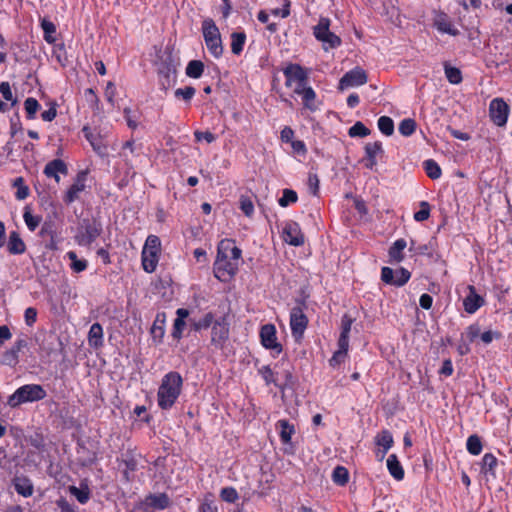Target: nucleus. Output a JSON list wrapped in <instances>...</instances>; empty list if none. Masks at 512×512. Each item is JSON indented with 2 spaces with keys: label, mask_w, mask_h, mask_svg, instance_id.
<instances>
[{
  "label": "nucleus",
  "mask_w": 512,
  "mask_h": 512,
  "mask_svg": "<svg viewBox=\"0 0 512 512\" xmlns=\"http://www.w3.org/2000/svg\"><path fill=\"white\" fill-rule=\"evenodd\" d=\"M182 384L183 380L178 372H169L163 377L157 393L161 409H170L175 404L181 393Z\"/></svg>",
  "instance_id": "f257e3e1"
},
{
  "label": "nucleus",
  "mask_w": 512,
  "mask_h": 512,
  "mask_svg": "<svg viewBox=\"0 0 512 512\" xmlns=\"http://www.w3.org/2000/svg\"><path fill=\"white\" fill-rule=\"evenodd\" d=\"M231 243L227 240H221L218 244L217 257L214 263V276L222 281H229L238 271L239 264L229 258L226 253L227 248Z\"/></svg>",
  "instance_id": "f03ea898"
},
{
  "label": "nucleus",
  "mask_w": 512,
  "mask_h": 512,
  "mask_svg": "<svg viewBox=\"0 0 512 512\" xmlns=\"http://www.w3.org/2000/svg\"><path fill=\"white\" fill-rule=\"evenodd\" d=\"M47 396L46 390L40 384H26L8 397L7 405L11 408H17L28 402L43 400Z\"/></svg>",
  "instance_id": "7ed1b4c3"
},
{
  "label": "nucleus",
  "mask_w": 512,
  "mask_h": 512,
  "mask_svg": "<svg viewBox=\"0 0 512 512\" xmlns=\"http://www.w3.org/2000/svg\"><path fill=\"white\" fill-rule=\"evenodd\" d=\"M203 37L209 52L219 58L223 53V45L218 27L212 19H205L202 23Z\"/></svg>",
  "instance_id": "20e7f679"
},
{
  "label": "nucleus",
  "mask_w": 512,
  "mask_h": 512,
  "mask_svg": "<svg viewBox=\"0 0 512 512\" xmlns=\"http://www.w3.org/2000/svg\"><path fill=\"white\" fill-rule=\"evenodd\" d=\"M285 86L292 89L295 94L307 86L308 73L299 64H289L284 70Z\"/></svg>",
  "instance_id": "39448f33"
},
{
  "label": "nucleus",
  "mask_w": 512,
  "mask_h": 512,
  "mask_svg": "<svg viewBox=\"0 0 512 512\" xmlns=\"http://www.w3.org/2000/svg\"><path fill=\"white\" fill-rule=\"evenodd\" d=\"M329 26L330 20L328 18H321L314 27V36L323 43V48L326 51L341 45L340 37L332 33Z\"/></svg>",
  "instance_id": "423d86ee"
},
{
  "label": "nucleus",
  "mask_w": 512,
  "mask_h": 512,
  "mask_svg": "<svg viewBox=\"0 0 512 512\" xmlns=\"http://www.w3.org/2000/svg\"><path fill=\"white\" fill-rule=\"evenodd\" d=\"M101 232L102 227L99 222L83 220L75 239L79 245L88 246L100 236Z\"/></svg>",
  "instance_id": "0eeeda50"
},
{
  "label": "nucleus",
  "mask_w": 512,
  "mask_h": 512,
  "mask_svg": "<svg viewBox=\"0 0 512 512\" xmlns=\"http://www.w3.org/2000/svg\"><path fill=\"white\" fill-rule=\"evenodd\" d=\"M510 113L509 105L503 98H494L489 104L490 120L498 127H504Z\"/></svg>",
  "instance_id": "6e6552de"
},
{
  "label": "nucleus",
  "mask_w": 512,
  "mask_h": 512,
  "mask_svg": "<svg viewBox=\"0 0 512 512\" xmlns=\"http://www.w3.org/2000/svg\"><path fill=\"white\" fill-rule=\"evenodd\" d=\"M367 81L368 76L366 72L363 69L356 67L343 75L339 81L338 88L340 90H345L349 87L364 85Z\"/></svg>",
  "instance_id": "1a4fd4ad"
},
{
  "label": "nucleus",
  "mask_w": 512,
  "mask_h": 512,
  "mask_svg": "<svg viewBox=\"0 0 512 512\" xmlns=\"http://www.w3.org/2000/svg\"><path fill=\"white\" fill-rule=\"evenodd\" d=\"M308 319L300 307H294L290 313V327L293 337L298 340L307 328Z\"/></svg>",
  "instance_id": "9d476101"
},
{
  "label": "nucleus",
  "mask_w": 512,
  "mask_h": 512,
  "mask_svg": "<svg viewBox=\"0 0 512 512\" xmlns=\"http://www.w3.org/2000/svg\"><path fill=\"white\" fill-rule=\"evenodd\" d=\"M283 240L289 245L298 247L305 243L304 234L297 222L289 221L283 228Z\"/></svg>",
  "instance_id": "9b49d317"
},
{
  "label": "nucleus",
  "mask_w": 512,
  "mask_h": 512,
  "mask_svg": "<svg viewBox=\"0 0 512 512\" xmlns=\"http://www.w3.org/2000/svg\"><path fill=\"white\" fill-rule=\"evenodd\" d=\"M260 337L263 346L267 349L275 350L277 353L282 351V346L277 342L276 329L272 324L262 326Z\"/></svg>",
  "instance_id": "f8f14e48"
},
{
  "label": "nucleus",
  "mask_w": 512,
  "mask_h": 512,
  "mask_svg": "<svg viewBox=\"0 0 512 512\" xmlns=\"http://www.w3.org/2000/svg\"><path fill=\"white\" fill-rule=\"evenodd\" d=\"M87 173L85 171H81L77 174L74 183L67 190L64 201L67 204H71L75 200L79 198V194L85 190V182H86Z\"/></svg>",
  "instance_id": "ddd939ff"
},
{
  "label": "nucleus",
  "mask_w": 512,
  "mask_h": 512,
  "mask_svg": "<svg viewBox=\"0 0 512 512\" xmlns=\"http://www.w3.org/2000/svg\"><path fill=\"white\" fill-rule=\"evenodd\" d=\"M469 294L463 300V306L467 313H475L484 304V299L476 293L475 287L468 286Z\"/></svg>",
  "instance_id": "4468645a"
},
{
  "label": "nucleus",
  "mask_w": 512,
  "mask_h": 512,
  "mask_svg": "<svg viewBox=\"0 0 512 512\" xmlns=\"http://www.w3.org/2000/svg\"><path fill=\"white\" fill-rule=\"evenodd\" d=\"M43 173L49 178H54L55 181L59 183V173L66 175L68 173V168L63 160L54 159L46 164Z\"/></svg>",
  "instance_id": "2eb2a0df"
},
{
  "label": "nucleus",
  "mask_w": 512,
  "mask_h": 512,
  "mask_svg": "<svg viewBox=\"0 0 512 512\" xmlns=\"http://www.w3.org/2000/svg\"><path fill=\"white\" fill-rule=\"evenodd\" d=\"M165 323H166V314L165 312L157 313L153 325L150 329L151 336L153 340L157 343H160L165 335Z\"/></svg>",
  "instance_id": "dca6fc26"
},
{
  "label": "nucleus",
  "mask_w": 512,
  "mask_h": 512,
  "mask_svg": "<svg viewBox=\"0 0 512 512\" xmlns=\"http://www.w3.org/2000/svg\"><path fill=\"white\" fill-rule=\"evenodd\" d=\"M158 74L162 78L161 85L166 88L170 86L176 74V68L171 61H163L159 64Z\"/></svg>",
  "instance_id": "f3484780"
},
{
  "label": "nucleus",
  "mask_w": 512,
  "mask_h": 512,
  "mask_svg": "<svg viewBox=\"0 0 512 512\" xmlns=\"http://www.w3.org/2000/svg\"><path fill=\"white\" fill-rule=\"evenodd\" d=\"M383 153L384 150L380 141L367 143L365 145V154L368 160L366 167L372 169L377 164V156L382 155Z\"/></svg>",
  "instance_id": "a211bd4d"
},
{
  "label": "nucleus",
  "mask_w": 512,
  "mask_h": 512,
  "mask_svg": "<svg viewBox=\"0 0 512 512\" xmlns=\"http://www.w3.org/2000/svg\"><path fill=\"white\" fill-rule=\"evenodd\" d=\"M7 249L13 255L23 254L26 251V245L18 232H10Z\"/></svg>",
  "instance_id": "6ab92c4d"
},
{
  "label": "nucleus",
  "mask_w": 512,
  "mask_h": 512,
  "mask_svg": "<svg viewBox=\"0 0 512 512\" xmlns=\"http://www.w3.org/2000/svg\"><path fill=\"white\" fill-rule=\"evenodd\" d=\"M177 318L174 320L172 337L176 340L181 339L184 327L186 325L185 318L188 317L189 311L184 308H179L176 311Z\"/></svg>",
  "instance_id": "aec40b11"
},
{
  "label": "nucleus",
  "mask_w": 512,
  "mask_h": 512,
  "mask_svg": "<svg viewBox=\"0 0 512 512\" xmlns=\"http://www.w3.org/2000/svg\"><path fill=\"white\" fill-rule=\"evenodd\" d=\"M16 492L24 497H29L33 494L34 487L31 480L25 476L15 477L13 480Z\"/></svg>",
  "instance_id": "412c9836"
},
{
  "label": "nucleus",
  "mask_w": 512,
  "mask_h": 512,
  "mask_svg": "<svg viewBox=\"0 0 512 512\" xmlns=\"http://www.w3.org/2000/svg\"><path fill=\"white\" fill-rule=\"evenodd\" d=\"M89 345L98 348L103 345V328L99 323H94L88 333Z\"/></svg>",
  "instance_id": "4be33fe9"
},
{
  "label": "nucleus",
  "mask_w": 512,
  "mask_h": 512,
  "mask_svg": "<svg viewBox=\"0 0 512 512\" xmlns=\"http://www.w3.org/2000/svg\"><path fill=\"white\" fill-rule=\"evenodd\" d=\"M406 246L407 242L404 239L396 240L389 249L390 262H401L404 259L403 250Z\"/></svg>",
  "instance_id": "5701e85b"
},
{
  "label": "nucleus",
  "mask_w": 512,
  "mask_h": 512,
  "mask_svg": "<svg viewBox=\"0 0 512 512\" xmlns=\"http://www.w3.org/2000/svg\"><path fill=\"white\" fill-rule=\"evenodd\" d=\"M276 427L280 429V438L282 443H290L292 435L295 433L294 425L290 424L286 419H281L276 423Z\"/></svg>",
  "instance_id": "b1692460"
},
{
  "label": "nucleus",
  "mask_w": 512,
  "mask_h": 512,
  "mask_svg": "<svg viewBox=\"0 0 512 512\" xmlns=\"http://www.w3.org/2000/svg\"><path fill=\"white\" fill-rule=\"evenodd\" d=\"M387 468L391 476L396 480H402L404 478V470L401 466L397 456L395 454L389 455L387 459Z\"/></svg>",
  "instance_id": "393cba45"
},
{
  "label": "nucleus",
  "mask_w": 512,
  "mask_h": 512,
  "mask_svg": "<svg viewBox=\"0 0 512 512\" xmlns=\"http://www.w3.org/2000/svg\"><path fill=\"white\" fill-rule=\"evenodd\" d=\"M302 96L303 105L305 108H307L310 111H315L317 109V106L315 104V98L316 93L310 86H306L300 91V94Z\"/></svg>",
  "instance_id": "a878e982"
},
{
  "label": "nucleus",
  "mask_w": 512,
  "mask_h": 512,
  "mask_svg": "<svg viewBox=\"0 0 512 512\" xmlns=\"http://www.w3.org/2000/svg\"><path fill=\"white\" fill-rule=\"evenodd\" d=\"M158 261L159 253L147 252L146 255L142 254V266L147 273H152L155 271Z\"/></svg>",
  "instance_id": "bb28decb"
},
{
  "label": "nucleus",
  "mask_w": 512,
  "mask_h": 512,
  "mask_svg": "<svg viewBox=\"0 0 512 512\" xmlns=\"http://www.w3.org/2000/svg\"><path fill=\"white\" fill-rule=\"evenodd\" d=\"M246 41V35L244 32H233L231 34V51L235 55H239L243 51V47Z\"/></svg>",
  "instance_id": "cd10ccee"
},
{
  "label": "nucleus",
  "mask_w": 512,
  "mask_h": 512,
  "mask_svg": "<svg viewBox=\"0 0 512 512\" xmlns=\"http://www.w3.org/2000/svg\"><path fill=\"white\" fill-rule=\"evenodd\" d=\"M348 347L349 344H342V342H338V350L333 354L332 358L329 360L330 366L337 367L342 362H344L347 356Z\"/></svg>",
  "instance_id": "c85d7f7f"
},
{
  "label": "nucleus",
  "mask_w": 512,
  "mask_h": 512,
  "mask_svg": "<svg viewBox=\"0 0 512 512\" xmlns=\"http://www.w3.org/2000/svg\"><path fill=\"white\" fill-rule=\"evenodd\" d=\"M352 323H353V319L350 316H348L347 314H345L342 317L341 333H340L338 342H342V344H345V343L349 344V333L351 331Z\"/></svg>",
  "instance_id": "c756f323"
},
{
  "label": "nucleus",
  "mask_w": 512,
  "mask_h": 512,
  "mask_svg": "<svg viewBox=\"0 0 512 512\" xmlns=\"http://www.w3.org/2000/svg\"><path fill=\"white\" fill-rule=\"evenodd\" d=\"M136 147L134 141H126L123 146L120 155L124 158L125 162L129 166H133V157L136 155Z\"/></svg>",
  "instance_id": "7c9ffc66"
},
{
  "label": "nucleus",
  "mask_w": 512,
  "mask_h": 512,
  "mask_svg": "<svg viewBox=\"0 0 512 512\" xmlns=\"http://www.w3.org/2000/svg\"><path fill=\"white\" fill-rule=\"evenodd\" d=\"M332 480L339 486H344L349 481V472L343 466H337L334 468L332 473Z\"/></svg>",
  "instance_id": "2f4dec72"
},
{
  "label": "nucleus",
  "mask_w": 512,
  "mask_h": 512,
  "mask_svg": "<svg viewBox=\"0 0 512 512\" xmlns=\"http://www.w3.org/2000/svg\"><path fill=\"white\" fill-rule=\"evenodd\" d=\"M204 71V64L200 60H191L186 67V75L191 78H200Z\"/></svg>",
  "instance_id": "473e14b6"
},
{
  "label": "nucleus",
  "mask_w": 512,
  "mask_h": 512,
  "mask_svg": "<svg viewBox=\"0 0 512 512\" xmlns=\"http://www.w3.org/2000/svg\"><path fill=\"white\" fill-rule=\"evenodd\" d=\"M228 337V329L217 323L212 327V342L214 344L220 345L223 341H225Z\"/></svg>",
  "instance_id": "72a5a7b5"
},
{
  "label": "nucleus",
  "mask_w": 512,
  "mask_h": 512,
  "mask_svg": "<svg viewBox=\"0 0 512 512\" xmlns=\"http://www.w3.org/2000/svg\"><path fill=\"white\" fill-rule=\"evenodd\" d=\"M376 444L384 448L383 456L393 445L392 434L388 430H383L376 436Z\"/></svg>",
  "instance_id": "f704fd0d"
},
{
  "label": "nucleus",
  "mask_w": 512,
  "mask_h": 512,
  "mask_svg": "<svg viewBox=\"0 0 512 512\" xmlns=\"http://www.w3.org/2000/svg\"><path fill=\"white\" fill-rule=\"evenodd\" d=\"M23 218L28 229L32 232L36 230L42 220L41 216L33 215L29 207L24 209Z\"/></svg>",
  "instance_id": "c9c22d12"
},
{
  "label": "nucleus",
  "mask_w": 512,
  "mask_h": 512,
  "mask_svg": "<svg viewBox=\"0 0 512 512\" xmlns=\"http://www.w3.org/2000/svg\"><path fill=\"white\" fill-rule=\"evenodd\" d=\"M41 28L44 32V39L50 44L54 43L56 41V38L54 36V34L56 33V26L54 25V23L47 19H43L41 21Z\"/></svg>",
  "instance_id": "e433bc0d"
},
{
  "label": "nucleus",
  "mask_w": 512,
  "mask_h": 512,
  "mask_svg": "<svg viewBox=\"0 0 512 512\" xmlns=\"http://www.w3.org/2000/svg\"><path fill=\"white\" fill-rule=\"evenodd\" d=\"M435 25L437 29L443 33H447L452 36L459 34V31L452 26L451 22L446 17H440L437 19Z\"/></svg>",
  "instance_id": "4c0bfd02"
},
{
  "label": "nucleus",
  "mask_w": 512,
  "mask_h": 512,
  "mask_svg": "<svg viewBox=\"0 0 512 512\" xmlns=\"http://www.w3.org/2000/svg\"><path fill=\"white\" fill-rule=\"evenodd\" d=\"M424 170L431 179H438L441 176L440 166L432 159H428L423 163Z\"/></svg>",
  "instance_id": "58836bf2"
},
{
  "label": "nucleus",
  "mask_w": 512,
  "mask_h": 512,
  "mask_svg": "<svg viewBox=\"0 0 512 512\" xmlns=\"http://www.w3.org/2000/svg\"><path fill=\"white\" fill-rule=\"evenodd\" d=\"M416 127L417 124L414 119L406 118L400 122L398 130L401 135L408 137L415 132Z\"/></svg>",
  "instance_id": "ea45409f"
},
{
  "label": "nucleus",
  "mask_w": 512,
  "mask_h": 512,
  "mask_svg": "<svg viewBox=\"0 0 512 512\" xmlns=\"http://www.w3.org/2000/svg\"><path fill=\"white\" fill-rule=\"evenodd\" d=\"M160 239L155 235H149L146 239L145 245L142 250V254H147V252H160Z\"/></svg>",
  "instance_id": "a19ab883"
},
{
  "label": "nucleus",
  "mask_w": 512,
  "mask_h": 512,
  "mask_svg": "<svg viewBox=\"0 0 512 512\" xmlns=\"http://www.w3.org/2000/svg\"><path fill=\"white\" fill-rule=\"evenodd\" d=\"M378 128L386 136H391L394 133V122L388 116H381L378 119Z\"/></svg>",
  "instance_id": "79ce46f5"
},
{
  "label": "nucleus",
  "mask_w": 512,
  "mask_h": 512,
  "mask_svg": "<svg viewBox=\"0 0 512 512\" xmlns=\"http://www.w3.org/2000/svg\"><path fill=\"white\" fill-rule=\"evenodd\" d=\"M13 186L17 188L15 196L18 200H24L29 196V187L25 185L22 177H17L13 182Z\"/></svg>",
  "instance_id": "37998d69"
},
{
  "label": "nucleus",
  "mask_w": 512,
  "mask_h": 512,
  "mask_svg": "<svg viewBox=\"0 0 512 512\" xmlns=\"http://www.w3.org/2000/svg\"><path fill=\"white\" fill-rule=\"evenodd\" d=\"M467 450L472 455H479L482 451V443L480 437L477 435H471L467 439Z\"/></svg>",
  "instance_id": "c03bdc74"
},
{
  "label": "nucleus",
  "mask_w": 512,
  "mask_h": 512,
  "mask_svg": "<svg viewBox=\"0 0 512 512\" xmlns=\"http://www.w3.org/2000/svg\"><path fill=\"white\" fill-rule=\"evenodd\" d=\"M67 257L71 260V269L74 272L80 273L87 268V261L78 259L74 251L67 252Z\"/></svg>",
  "instance_id": "a18cd8bd"
},
{
  "label": "nucleus",
  "mask_w": 512,
  "mask_h": 512,
  "mask_svg": "<svg viewBox=\"0 0 512 512\" xmlns=\"http://www.w3.org/2000/svg\"><path fill=\"white\" fill-rule=\"evenodd\" d=\"M497 458L492 453H486L482 458V471L494 475Z\"/></svg>",
  "instance_id": "49530a36"
},
{
  "label": "nucleus",
  "mask_w": 512,
  "mask_h": 512,
  "mask_svg": "<svg viewBox=\"0 0 512 512\" xmlns=\"http://www.w3.org/2000/svg\"><path fill=\"white\" fill-rule=\"evenodd\" d=\"M39 103L33 97H28L24 102V108L27 114V118L32 120L35 118L37 111L39 110Z\"/></svg>",
  "instance_id": "de8ad7c7"
},
{
  "label": "nucleus",
  "mask_w": 512,
  "mask_h": 512,
  "mask_svg": "<svg viewBox=\"0 0 512 512\" xmlns=\"http://www.w3.org/2000/svg\"><path fill=\"white\" fill-rule=\"evenodd\" d=\"M350 137H366L370 134V130L360 121L356 122L348 130Z\"/></svg>",
  "instance_id": "09e8293b"
},
{
  "label": "nucleus",
  "mask_w": 512,
  "mask_h": 512,
  "mask_svg": "<svg viewBox=\"0 0 512 512\" xmlns=\"http://www.w3.org/2000/svg\"><path fill=\"white\" fill-rule=\"evenodd\" d=\"M445 75L451 84H459L462 81L461 71L449 65H445Z\"/></svg>",
  "instance_id": "8fccbe9b"
},
{
  "label": "nucleus",
  "mask_w": 512,
  "mask_h": 512,
  "mask_svg": "<svg viewBox=\"0 0 512 512\" xmlns=\"http://www.w3.org/2000/svg\"><path fill=\"white\" fill-rule=\"evenodd\" d=\"M298 200L297 193L291 189H284L282 197L278 200L281 207H286L291 203H295Z\"/></svg>",
  "instance_id": "3c124183"
},
{
  "label": "nucleus",
  "mask_w": 512,
  "mask_h": 512,
  "mask_svg": "<svg viewBox=\"0 0 512 512\" xmlns=\"http://www.w3.org/2000/svg\"><path fill=\"white\" fill-rule=\"evenodd\" d=\"M220 497L227 503H235L238 500L239 495L235 488L225 487L221 489Z\"/></svg>",
  "instance_id": "603ef678"
},
{
  "label": "nucleus",
  "mask_w": 512,
  "mask_h": 512,
  "mask_svg": "<svg viewBox=\"0 0 512 512\" xmlns=\"http://www.w3.org/2000/svg\"><path fill=\"white\" fill-rule=\"evenodd\" d=\"M394 276H395L394 286L401 287L409 281L411 274L407 269L401 267L395 271Z\"/></svg>",
  "instance_id": "864d4df0"
},
{
  "label": "nucleus",
  "mask_w": 512,
  "mask_h": 512,
  "mask_svg": "<svg viewBox=\"0 0 512 512\" xmlns=\"http://www.w3.org/2000/svg\"><path fill=\"white\" fill-rule=\"evenodd\" d=\"M200 512H218V507L213 499L211 494H208L204 497L200 507Z\"/></svg>",
  "instance_id": "5fc2aeb1"
},
{
  "label": "nucleus",
  "mask_w": 512,
  "mask_h": 512,
  "mask_svg": "<svg viewBox=\"0 0 512 512\" xmlns=\"http://www.w3.org/2000/svg\"><path fill=\"white\" fill-rule=\"evenodd\" d=\"M240 209L247 217H251L254 213V205L249 196L242 195L240 197Z\"/></svg>",
  "instance_id": "6e6d98bb"
},
{
  "label": "nucleus",
  "mask_w": 512,
  "mask_h": 512,
  "mask_svg": "<svg viewBox=\"0 0 512 512\" xmlns=\"http://www.w3.org/2000/svg\"><path fill=\"white\" fill-rule=\"evenodd\" d=\"M151 504L158 509H165L169 506L170 500L166 494L154 495L150 497Z\"/></svg>",
  "instance_id": "4d7b16f0"
},
{
  "label": "nucleus",
  "mask_w": 512,
  "mask_h": 512,
  "mask_svg": "<svg viewBox=\"0 0 512 512\" xmlns=\"http://www.w3.org/2000/svg\"><path fill=\"white\" fill-rule=\"evenodd\" d=\"M430 216V205L426 201L420 203V210L414 214V219L418 222L425 221Z\"/></svg>",
  "instance_id": "13d9d810"
},
{
  "label": "nucleus",
  "mask_w": 512,
  "mask_h": 512,
  "mask_svg": "<svg viewBox=\"0 0 512 512\" xmlns=\"http://www.w3.org/2000/svg\"><path fill=\"white\" fill-rule=\"evenodd\" d=\"M70 491H71L72 495H74L76 497V499L81 504H85L89 500L90 493H89L88 488L81 489V488H77L75 486H72L70 488Z\"/></svg>",
  "instance_id": "bf43d9fd"
},
{
  "label": "nucleus",
  "mask_w": 512,
  "mask_h": 512,
  "mask_svg": "<svg viewBox=\"0 0 512 512\" xmlns=\"http://www.w3.org/2000/svg\"><path fill=\"white\" fill-rule=\"evenodd\" d=\"M195 93H196V90L194 87L187 86L185 88H178L175 91V96L177 98H182L185 101H190L193 98V96L195 95Z\"/></svg>",
  "instance_id": "052dcab7"
},
{
  "label": "nucleus",
  "mask_w": 512,
  "mask_h": 512,
  "mask_svg": "<svg viewBox=\"0 0 512 512\" xmlns=\"http://www.w3.org/2000/svg\"><path fill=\"white\" fill-rule=\"evenodd\" d=\"M0 93L6 101H11V106L16 105L17 99L13 98L11 86L9 82H1L0 84Z\"/></svg>",
  "instance_id": "680f3d73"
},
{
  "label": "nucleus",
  "mask_w": 512,
  "mask_h": 512,
  "mask_svg": "<svg viewBox=\"0 0 512 512\" xmlns=\"http://www.w3.org/2000/svg\"><path fill=\"white\" fill-rule=\"evenodd\" d=\"M226 240L231 243L229 245V247L227 248L226 253L229 254V256H230L229 258H231L232 260H235L239 264L241 255H242L241 249L238 248L237 246H235L234 240H232V239H226Z\"/></svg>",
  "instance_id": "e2e57ef3"
},
{
  "label": "nucleus",
  "mask_w": 512,
  "mask_h": 512,
  "mask_svg": "<svg viewBox=\"0 0 512 512\" xmlns=\"http://www.w3.org/2000/svg\"><path fill=\"white\" fill-rule=\"evenodd\" d=\"M395 271L390 267H383L381 270V280L390 285H394L395 282Z\"/></svg>",
  "instance_id": "0e129e2a"
},
{
  "label": "nucleus",
  "mask_w": 512,
  "mask_h": 512,
  "mask_svg": "<svg viewBox=\"0 0 512 512\" xmlns=\"http://www.w3.org/2000/svg\"><path fill=\"white\" fill-rule=\"evenodd\" d=\"M214 320V316L212 313H207L202 319H200L198 322L194 323V329L196 331L201 329L208 328Z\"/></svg>",
  "instance_id": "69168bd1"
},
{
  "label": "nucleus",
  "mask_w": 512,
  "mask_h": 512,
  "mask_svg": "<svg viewBox=\"0 0 512 512\" xmlns=\"http://www.w3.org/2000/svg\"><path fill=\"white\" fill-rule=\"evenodd\" d=\"M18 362V355L12 350L6 351L2 356V363L5 365L13 366Z\"/></svg>",
  "instance_id": "338daca9"
},
{
  "label": "nucleus",
  "mask_w": 512,
  "mask_h": 512,
  "mask_svg": "<svg viewBox=\"0 0 512 512\" xmlns=\"http://www.w3.org/2000/svg\"><path fill=\"white\" fill-rule=\"evenodd\" d=\"M259 373L265 380L266 384L275 383L274 373L269 366H263L259 369Z\"/></svg>",
  "instance_id": "774afa93"
}]
</instances>
